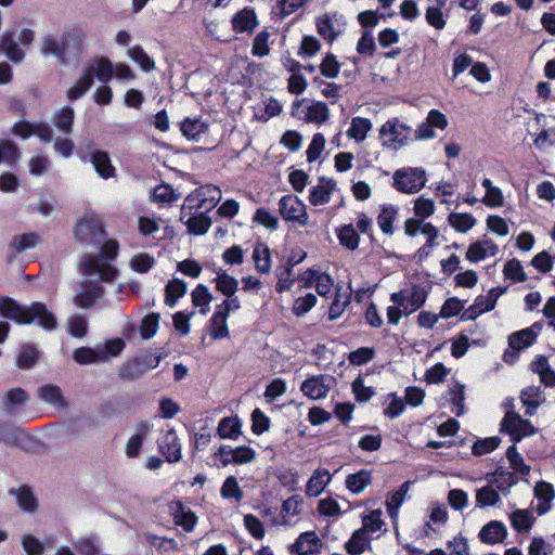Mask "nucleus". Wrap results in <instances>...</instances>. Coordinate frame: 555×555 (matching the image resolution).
Instances as JSON below:
<instances>
[{"mask_svg": "<svg viewBox=\"0 0 555 555\" xmlns=\"http://www.w3.org/2000/svg\"><path fill=\"white\" fill-rule=\"evenodd\" d=\"M426 300V292L420 285H412L390 295L391 306L387 307L388 323L397 325L403 315L408 317L420 309Z\"/></svg>", "mask_w": 555, "mask_h": 555, "instance_id": "1", "label": "nucleus"}, {"mask_svg": "<svg viewBox=\"0 0 555 555\" xmlns=\"http://www.w3.org/2000/svg\"><path fill=\"white\" fill-rule=\"evenodd\" d=\"M412 135L411 126L395 117L384 122L378 129L380 145L391 152L405 147Z\"/></svg>", "mask_w": 555, "mask_h": 555, "instance_id": "2", "label": "nucleus"}, {"mask_svg": "<svg viewBox=\"0 0 555 555\" xmlns=\"http://www.w3.org/2000/svg\"><path fill=\"white\" fill-rule=\"evenodd\" d=\"M35 321L47 331H52L57 326L55 315L44 304L36 301L29 306H25L18 302V310L14 313L13 322L25 325Z\"/></svg>", "mask_w": 555, "mask_h": 555, "instance_id": "3", "label": "nucleus"}, {"mask_svg": "<svg viewBox=\"0 0 555 555\" xmlns=\"http://www.w3.org/2000/svg\"><path fill=\"white\" fill-rule=\"evenodd\" d=\"M427 182V172L421 167H403L392 175V186L400 193H418Z\"/></svg>", "mask_w": 555, "mask_h": 555, "instance_id": "4", "label": "nucleus"}, {"mask_svg": "<svg viewBox=\"0 0 555 555\" xmlns=\"http://www.w3.org/2000/svg\"><path fill=\"white\" fill-rule=\"evenodd\" d=\"M221 199V191L218 186L212 184L203 185L192 192L185 198V203L181 208V220L188 215L186 210L195 209H211L216 203Z\"/></svg>", "mask_w": 555, "mask_h": 555, "instance_id": "5", "label": "nucleus"}, {"mask_svg": "<svg viewBox=\"0 0 555 555\" xmlns=\"http://www.w3.org/2000/svg\"><path fill=\"white\" fill-rule=\"evenodd\" d=\"M74 235L81 243L92 245L105 235L104 224L100 217L86 215L75 224Z\"/></svg>", "mask_w": 555, "mask_h": 555, "instance_id": "6", "label": "nucleus"}, {"mask_svg": "<svg viewBox=\"0 0 555 555\" xmlns=\"http://www.w3.org/2000/svg\"><path fill=\"white\" fill-rule=\"evenodd\" d=\"M279 210L285 221L295 222L301 227L309 222L306 205L295 195L283 196L279 202Z\"/></svg>", "mask_w": 555, "mask_h": 555, "instance_id": "7", "label": "nucleus"}, {"mask_svg": "<svg viewBox=\"0 0 555 555\" xmlns=\"http://www.w3.org/2000/svg\"><path fill=\"white\" fill-rule=\"evenodd\" d=\"M87 34L82 27H72L61 37V44L64 51L65 63L72 59H77L86 43Z\"/></svg>", "mask_w": 555, "mask_h": 555, "instance_id": "8", "label": "nucleus"}, {"mask_svg": "<svg viewBox=\"0 0 555 555\" xmlns=\"http://www.w3.org/2000/svg\"><path fill=\"white\" fill-rule=\"evenodd\" d=\"M499 253V245L491 238L482 236L468 245L465 259L470 263H478L490 258H495Z\"/></svg>", "mask_w": 555, "mask_h": 555, "instance_id": "9", "label": "nucleus"}, {"mask_svg": "<svg viewBox=\"0 0 555 555\" xmlns=\"http://www.w3.org/2000/svg\"><path fill=\"white\" fill-rule=\"evenodd\" d=\"M334 383L335 378L332 375H314L304 380L300 390L311 400H320L327 396Z\"/></svg>", "mask_w": 555, "mask_h": 555, "instance_id": "10", "label": "nucleus"}, {"mask_svg": "<svg viewBox=\"0 0 555 555\" xmlns=\"http://www.w3.org/2000/svg\"><path fill=\"white\" fill-rule=\"evenodd\" d=\"M502 427L514 440H520L534 434L533 425L514 411L506 412L502 421Z\"/></svg>", "mask_w": 555, "mask_h": 555, "instance_id": "11", "label": "nucleus"}, {"mask_svg": "<svg viewBox=\"0 0 555 555\" xmlns=\"http://www.w3.org/2000/svg\"><path fill=\"white\" fill-rule=\"evenodd\" d=\"M345 23L337 13H324L317 18V29L319 35L332 43L343 31Z\"/></svg>", "mask_w": 555, "mask_h": 555, "instance_id": "12", "label": "nucleus"}, {"mask_svg": "<svg viewBox=\"0 0 555 555\" xmlns=\"http://www.w3.org/2000/svg\"><path fill=\"white\" fill-rule=\"evenodd\" d=\"M323 543L314 531L301 533L292 545V551L298 555H320Z\"/></svg>", "mask_w": 555, "mask_h": 555, "instance_id": "13", "label": "nucleus"}, {"mask_svg": "<svg viewBox=\"0 0 555 555\" xmlns=\"http://www.w3.org/2000/svg\"><path fill=\"white\" fill-rule=\"evenodd\" d=\"M501 294L502 292L498 288H492L487 295L478 296L475 302L465 311L463 318L475 319L485 312L491 311Z\"/></svg>", "mask_w": 555, "mask_h": 555, "instance_id": "14", "label": "nucleus"}, {"mask_svg": "<svg viewBox=\"0 0 555 555\" xmlns=\"http://www.w3.org/2000/svg\"><path fill=\"white\" fill-rule=\"evenodd\" d=\"M337 189V184L332 179L321 178L317 185L309 191V202L312 206H322L327 204Z\"/></svg>", "mask_w": 555, "mask_h": 555, "instance_id": "15", "label": "nucleus"}, {"mask_svg": "<svg viewBox=\"0 0 555 555\" xmlns=\"http://www.w3.org/2000/svg\"><path fill=\"white\" fill-rule=\"evenodd\" d=\"M86 275H96L101 281L111 282L117 276V270L103 261L101 257H90L85 263Z\"/></svg>", "mask_w": 555, "mask_h": 555, "instance_id": "16", "label": "nucleus"}, {"mask_svg": "<svg viewBox=\"0 0 555 555\" xmlns=\"http://www.w3.org/2000/svg\"><path fill=\"white\" fill-rule=\"evenodd\" d=\"M519 399L526 409V415L532 416L545 403L546 397L539 386H528L519 393Z\"/></svg>", "mask_w": 555, "mask_h": 555, "instance_id": "17", "label": "nucleus"}, {"mask_svg": "<svg viewBox=\"0 0 555 555\" xmlns=\"http://www.w3.org/2000/svg\"><path fill=\"white\" fill-rule=\"evenodd\" d=\"M169 512L173 517L175 524L181 526L186 531H192L197 522L195 514L186 508L181 501L169 503Z\"/></svg>", "mask_w": 555, "mask_h": 555, "instance_id": "18", "label": "nucleus"}, {"mask_svg": "<svg viewBox=\"0 0 555 555\" xmlns=\"http://www.w3.org/2000/svg\"><path fill=\"white\" fill-rule=\"evenodd\" d=\"M332 481V475L326 468L315 469L306 483L305 492L310 498L319 496Z\"/></svg>", "mask_w": 555, "mask_h": 555, "instance_id": "19", "label": "nucleus"}, {"mask_svg": "<svg viewBox=\"0 0 555 555\" xmlns=\"http://www.w3.org/2000/svg\"><path fill=\"white\" fill-rule=\"evenodd\" d=\"M158 444L168 462H178L181 459V446L173 429L164 433L158 440Z\"/></svg>", "mask_w": 555, "mask_h": 555, "instance_id": "20", "label": "nucleus"}, {"mask_svg": "<svg viewBox=\"0 0 555 555\" xmlns=\"http://www.w3.org/2000/svg\"><path fill=\"white\" fill-rule=\"evenodd\" d=\"M39 399L53 406L59 411H65L68 408V403L60 387L55 385H44L38 389Z\"/></svg>", "mask_w": 555, "mask_h": 555, "instance_id": "21", "label": "nucleus"}, {"mask_svg": "<svg viewBox=\"0 0 555 555\" xmlns=\"http://www.w3.org/2000/svg\"><path fill=\"white\" fill-rule=\"evenodd\" d=\"M542 326L539 323L533 324L532 326L521 330L519 332L513 333L508 337V344L513 349L521 350L533 344L538 334L540 333Z\"/></svg>", "mask_w": 555, "mask_h": 555, "instance_id": "22", "label": "nucleus"}, {"mask_svg": "<svg viewBox=\"0 0 555 555\" xmlns=\"http://www.w3.org/2000/svg\"><path fill=\"white\" fill-rule=\"evenodd\" d=\"M85 68L102 82H107L114 75V64L106 57L92 59Z\"/></svg>", "mask_w": 555, "mask_h": 555, "instance_id": "23", "label": "nucleus"}, {"mask_svg": "<svg viewBox=\"0 0 555 555\" xmlns=\"http://www.w3.org/2000/svg\"><path fill=\"white\" fill-rule=\"evenodd\" d=\"M506 534L507 530L503 522L491 520L481 528L479 539L487 544H496L502 542Z\"/></svg>", "mask_w": 555, "mask_h": 555, "instance_id": "24", "label": "nucleus"}, {"mask_svg": "<svg viewBox=\"0 0 555 555\" xmlns=\"http://www.w3.org/2000/svg\"><path fill=\"white\" fill-rule=\"evenodd\" d=\"M231 22L235 33L253 31L258 25L257 15L249 8H244L234 14Z\"/></svg>", "mask_w": 555, "mask_h": 555, "instance_id": "25", "label": "nucleus"}, {"mask_svg": "<svg viewBox=\"0 0 555 555\" xmlns=\"http://www.w3.org/2000/svg\"><path fill=\"white\" fill-rule=\"evenodd\" d=\"M534 496L541 502L537 505V513L544 515L552 507V501L555 498V491L551 483L540 481L534 487Z\"/></svg>", "mask_w": 555, "mask_h": 555, "instance_id": "26", "label": "nucleus"}, {"mask_svg": "<svg viewBox=\"0 0 555 555\" xmlns=\"http://www.w3.org/2000/svg\"><path fill=\"white\" fill-rule=\"evenodd\" d=\"M0 53L13 63H21L25 57V52L16 44L13 35L9 31L3 33L0 38Z\"/></svg>", "mask_w": 555, "mask_h": 555, "instance_id": "27", "label": "nucleus"}, {"mask_svg": "<svg viewBox=\"0 0 555 555\" xmlns=\"http://www.w3.org/2000/svg\"><path fill=\"white\" fill-rule=\"evenodd\" d=\"M92 85H93V78L83 66L81 68L80 75L77 78V80L67 90V93H66L67 99L69 101H76V100L82 98L88 92V90L92 87Z\"/></svg>", "mask_w": 555, "mask_h": 555, "instance_id": "28", "label": "nucleus"}, {"mask_svg": "<svg viewBox=\"0 0 555 555\" xmlns=\"http://www.w3.org/2000/svg\"><path fill=\"white\" fill-rule=\"evenodd\" d=\"M448 223L454 231L467 233L477 224V219L467 212H450Z\"/></svg>", "mask_w": 555, "mask_h": 555, "instance_id": "29", "label": "nucleus"}, {"mask_svg": "<svg viewBox=\"0 0 555 555\" xmlns=\"http://www.w3.org/2000/svg\"><path fill=\"white\" fill-rule=\"evenodd\" d=\"M372 121L369 118L354 117L351 119V124L346 134L348 138L354 140L358 143L363 142L366 139L367 133L372 130Z\"/></svg>", "mask_w": 555, "mask_h": 555, "instance_id": "30", "label": "nucleus"}, {"mask_svg": "<svg viewBox=\"0 0 555 555\" xmlns=\"http://www.w3.org/2000/svg\"><path fill=\"white\" fill-rule=\"evenodd\" d=\"M185 224L188 227V231L194 235L205 234L211 225L210 218L207 217L204 212L192 215V210H186Z\"/></svg>", "mask_w": 555, "mask_h": 555, "instance_id": "31", "label": "nucleus"}, {"mask_svg": "<svg viewBox=\"0 0 555 555\" xmlns=\"http://www.w3.org/2000/svg\"><path fill=\"white\" fill-rule=\"evenodd\" d=\"M191 301L195 308H199V313L206 315L210 310L212 294L207 286L198 284L191 293Z\"/></svg>", "mask_w": 555, "mask_h": 555, "instance_id": "32", "label": "nucleus"}, {"mask_svg": "<svg viewBox=\"0 0 555 555\" xmlns=\"http://www.w3.org/2000/svg\"><path fill=\"white\" fill-rule=\"evenodd\" d=\"M372 482V476L369 470L361 469L354 474H350L346 478V488L354 494L363 492Z\"/></svg>", "mask_w": 555, "mask_h": 555, "instance_id": "33", "label": "nucleus"}, {"mask_svg": "<svg viewBox=\"0 0 555 555\" xmlns=\"http://www.w3.org/2000/svg\"><path fill=\"white\" fill-rule=\"evenodd\" d=\"M533 513L529 509H516L509 515L513 529L517 532H529L534 524Z\"/></svg>", "mask_w": 555, "mask_h": 555, "instance_id": "34", "label": "nucleus"}, {"mask_svg": "<svg viewBox=\"0 0 555 555\" xmlns=\"http://www.w3.org/2000/svg\"><path fill=\"white\" fill-rule=\"evenodd\" d=\"M208 333L212 339H222L229 336L228 317L224 315V312L216 309L209 322Z\"/></svg>", "mask_w": 555, "mask_h": 555, "instance_id": "35", "label": "nucleus"}, {"mask_svg": "<svg viewBox=\"0 0 555 555\" xmlns=\"http://www.w3.org/2000/svg\"><path fill=\"white\" fill-rule=\"evenodd\" d=\"M181 131L190 140H198L199 135L205 133L208 125L199 117L185 118L181 122Z\"/></svg>", "mask_w": 555, "mask_h": 555, "instance_id": "36", "label": "nucleus"}, {"mask_svg": "<svg viewBox=\"0 0 555 555\" xmlns=\"http://www.w3.org/2000/svg\"><path fill=\"white\" fill-rule=\"evenodd\" d=\"M91 163L96 172L103 178H112L115 173V169L111 164V159L107 153L102 151H95L91 153Z\"/></svg>", "mask_w": 555, "mask_h": 555, "instance_id": "37", "label": "nucleus"}, {"mask_svg": "<svg viewBox=\"0 0 555 555\" xmlns=\"http://www.w3.org/2000/svg\"><path fill=\"white\" fill-rule=\"evenodd\" d=\"M151 425L149 423H142L138 431L132 435L126 444V454L129 457H137L140 454V450L144 438L149 434Z\"/></svg>", "mask_w": 555, "mask_h": 555, "instance_id": "38", "label": "nucleus"}, {"mask_svg": "<svg viewBox=\"0 0 555 555\" xmlns=\"http://www.w3.org/2000/svg\"><path fill=\"white\" fill-rule=\"evenodd\" d=\"M103 296V289L100 286H91L86 287L83 291L78 293L74 301L75 304L82 308L88 309L92 307L100 298Z\"/></svg>", "mask_w": 555, "mask_h": 555, "instance_id": "39", "label": "nucleus"}, {"mask_svg": "<svg viewBox=\"0 0 555 555\" xmlns=\"http://www.w3.org/2000/svg\"><path fill=\"white\" fill-rule=\"evenodd\" d=\"M216 288L227 297L233 296L238 288V281L219 269L215 278Z\"/></svg>", "mask_w": 555, "mask_h": 555, "instance_id": "40", "label": "nucleus"}, {"mask_svg": "<svg viewBox=\"0 0 555 555\" xmlns=\"http://www.w3.org/2000/svg\"><path fill=\"white\" fill-rule=\"evenodd\" d=\"M330 117V111L325 103L314 102L306 108L305 120L307 122L323 124Z\"/></svg>", "mask_w": 555, "mask_h": 555, "instance_id": "41", "label": "nucleus"}, {"mask_svg": "<svg viewBox=\"0 0 555 555\" xmlns=\"http://www.w3.org/2000/svg\"><path fill=\"white\" fill-rule=\"evenodd\" d=\"M75 113L73 107L64 106L53 115L54 126L63 132L69 133L73 130Z\"/></svg>", "mask_w": 555, "mask_h": 555, "instance_id": "42", "label": "nucleus"}, {"mask_svg": "<svg viewBox=\"0 0 555 555\" xmlns=\"http://www.w3.org/2000/svg\"><path fill=\"white\" fill-rule=\"evenodd\" d=\"M217 433L221 439H237L241 435V424L237 418L224 417L219 422Z\"/></svg>", "mask_w": 555, "mask_h": 555, "instance_id": "43", "label": "nucleus"}, {"mask_svg": "<svg viewBox=\"0 0 555 555\" xmlns=\"http://www.w3.org/2000/svg\"><path fill=\"white\" fill-rule=\"evenodd\" d=\"M74 360L79 364H94L102 362L103 356L96 345L94 348L81 347L74 351Z\"/></svg>", "mask_w": 555, "mask_h": 555, "instance_id": "44", "label": "nucleus"}, {"mask_svg": "<svg viewBox=\"0 0 555 555\" xmlns=\"http://www.w3.org/2000/svg\"><path fill=\"white\" fill-rule=\"evenodd\" d=\"M186 284L184 281L175 279L170 281L165 288V304L173 307L179 298L184 296Z\"/></svg>", "mask_w": 555, "mask_h": 555, "instance_id": "45", "label": "nucleus"}, {"mask_svg": "<svg viewBox=\"0 0 555 555\" xmlns=\"http://www.w3.org/2000/svg\"><path fill=\"white\" fill-rule=\"evenodd\" d=\"M156 260L154 256L149 253H138L129 261V267L132 271L143 274L154 268Z\"/></svg>", "mask_w": 555, "mask_h": 555, "instance_id": "46", "label": "nucleus"}, {"mask_svg": "<svg viewBox=\"0 0 555 555\" xmlns=\"http://www.w3.org/2000/svg\"><path fill=\"white\" fill-rule=\"evenodd\" d=\"M28 395L22 388H14L4 393L3 406L8 412H14L16 408L28 401Z\"/></svg>", "mask_w": 555, "mask_h": 555, "instance_id": "47", "label": "nucleus"}, {"mask_svg": "<svg viewBox=\"0 0 555 555\" xmlns=\"http://www.w3.org/2000/svg\"><path fill=\"white\" fill-rule=\"evenodd\" d=\"M220 494L223 499L234 500L235 502H240L244 498L243 490L234 476H229L225 478L221 486Z\"/></svg>", "mask_w": 555, "mask_h": 555, "instance_id": "48", "label": "nucleus"}, {"mask_svg": "<svg viewBox=\"0 0 555 555\" xmlns=\"http://www.w3.org/2000/svg\"><path fill=\"white\" fill-rule=\"evenodd\" d=\"M398 217V208L395 206H384L377 217V223L385 234L393 233V222Z\"/></svg>", "mask_w": 555, "mask_h": 555, "instance_id": "49", "label": "nucleus"}, {"mask_svg": "<svg viewBox=\"0 0 555 555\" xmlns=\"http://www.w3.org/2000/svg\"><path fill=\"white\" fill-rule=\"evenodd\" d=\"M369 539L364 529L356 530L346 543V551L349 555H360L365 551Z\"/></svg>", "mask_w": 555, "mask_h": 555, "instance_id": "50", "label": "nucleus"}, {"mask_svg": "<svg viewBox=\"0 0 555 555\" xmlns=\"http://www.w3.org/2000/svg\"><path fill=\"white\" fill-rule=\"evenodd\" d=\"M28 172L34 177L46 176L50 170V160L43 154H36L27 162Z\"/></svg>", "mask_w": 555, "mask_h": 555, "instance_id": "51", "label": "nucleus"}, {"mask_svg": "<svg viewBox=\"0 0 555 555\" xmlns=\"http://www.w3.org/2000/svg\"><path fill=\"white\" fill-rule=\"evenodd\" d=\"M127 55L131 61L137 63L144 72H151L155 68L154 61L139 46L129 48L127 50Z\"/></svg>", "mask_w": 555, "mask_h": 555, "instance_id": "52", "label": "nucleus"}, {"mask_svg": "<svg viewBox=\"0 0 555 555\" xmlns=\"http://www.w3.org/2000/svg\"><path fill=\"white\" fill-rule=\"evenodd\" d=\"M500 501V494L491 486H485L476 492V505L477 507L485 508L493 506Z\"/></svg>", "mask_w": 555, "mask_h": 555, "instance_id": "53", "label": "nucleus"}, {"mask_svg": "<svg viewBox=\"0 0 555 555\" xmlns=\"http://www.w3.org/2000/svg\"><path fill=\"white\" fill-rule=\"evenodd\" d=\"M40 51L44 55L55 56L62 63H65L64 51L62 49L61 39H56L51 36L44 37L40 42Z\"/></svg>", "mask_w": 555, "mask_h": 555, "instance_id": "54", "label": "nucleus"}, {"mask_svg": "<svg viewBox=\"0 0 555 555\" xmlns=\"http://www.w3.org/2000/svg\"><path fill=\"white\" fill-rule=\"evenodd\" d=\"M415 218L424 220L433 216L436 211L435 202L430 198L420 196L414 201L413 206Z\"/></svg>", "mask_w": 555, "mask_h": 555, "instance_id": "55", "label": "nucleus"}, {"mask_svg": "<svg viewBox=\"0 0 555 555\" xmlns=\"http://www.w3.org/2000/svg\"><path fill=\"white\" fill-rule=\"evenodd\" d=\"M99 350L102 352V362H107L112 358L117 357L125 348V341L121 338H113L107 340L104 345H98Z\"/></svg>", "mask_w": 555, "mask_h": 555, "instance_id": "56", "label": "nucleus"}, {"mask_svg": "<svg viewBox=\"0 0 555 555\" xmlns=\"http://www.w3.org/2000/svg\"><path fill=\"white\" fill-rule=\"evenodd\" d=\"M253 259L255 261L256 269L261 273H268L271 268L270 251L267 246L259 245L255 247Z\"/></svg>", "mask_w": 555, "mask_h": 555, "instance_id": "57", "label": "nucleus"}, {"mask_svg": "<svg viewBox=\"0 0 555 555\" xmlns=\"http://www.w3.org/2000/svg\"><path fill=\"white\" fill-rule=\"evenodd\" d=\"M318 512L324 517H337L344 513L339 503L332 496H326L319 501Z\"/></svg>", "mask_w": 555, "mask_h": 555, "instance_id": "58", "label": "nucleus"}, {"mask_svg": "<svg viewBox=\"0 0 555 555\" xmlns=\"http://www.w3.org/2000/svg\"><path fill=\"white\" fill-rule=\"evenodd\" d=\"M23 550L27 555H43L44 542L40 541L37 537L30 533L22 535L21 540Z\"/></svg>", "mask_w": 555, "mask_h": 555, "instance_id": "59", "label": "nucleus"}, {"mask_svg": "<svg viewBox=\"0 0 555 555\" xmlns=\"http://www.w3.org/2000/svg\"><path fill=\"white\" fill-rule=\"evenodd\" d=\"M503 274L505 279L514 282H524L527 279L525 270L517 259H511L505 263Z\"/></svg>", "mask_w": 555, "mask_h": 555, "instance_id": "60", "label": "nucleus"}, {"mask_svg": "<svg viewBox=\"0 0 555 555\" xmlns=\"http://www.w3.org/2000/svg\"><path fill=\"white\" fill-rule=\"evenodd\" d=\"M15 495L21 509L30 513L37 508V500L28 488H20Z\"/></svg>", "mask_w": 555, "mask_h": 555, "instance_id": "61", "label": "nucleus"}, {"mask_svg": "<svg viewBox=\"0 0 555 555\" xmlns=\"http://www.w3.org/2000/svg\"><path fill=\"white\" fill-rule=\"evenodd\" d=\"M320 70L326 78H336L340 72V63L332 53H327L320 64Z\"/></svg>", "mask_w": 555, "mask_h": 555, "instance_id": "62", "label": "nucleus"}, {"mask_svg": "<svg viewBox=\"0 0 555 555\" xmlns=\"http://www.w3.org/2000/svg\"><path fill=\"white\" fill-rule=\"evenodd\" d=\"M39 237L36 233H24L22 235H17L11 242V246L16 251H25L27 249L34 248L38 245Z\"/></svg>", "mask_w": 555, "mask_h": 555, "instance_id": "63", "label": "nucleus"}, {"mask_svg": "<svg viewBox=\"0 0 555 555\" xmlns=\"http://www.w3.org/2000/svg\"><path fill=\"white\" fill-rule=\"evenodd\" d=\"M159 326V314L150 313L145 315L140 325V334L144 339L153 337Z\"/></svg>", "mask_w": 555, "mask_h": 555, "instance_id": "64", "label": "nucleus"}]
</instances>
